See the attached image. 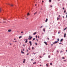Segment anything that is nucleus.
<instances>
[{
    "instance_id": "obj_1",
    "label": "nucleus",
    "mask_w": 67,
    "mask_h": 67,
    "mask_svg": "<svg viewBox=\"0 0 67 67\" xmlns=\"http://www.w3.org/2000/svg\"><path fill=\"white\" fill-rule=\"evenodd\" d=\"M7 5H9L10 7H13V4H10L9 3H8L7 4Z\"/></svg>"
},
{
    "instance_id": "obj_2",
    "label": "nucleus",
    "mask_w": 67,
    "mask_h": 67,
    "mask_svg": "<svg viewBox=\"0 0 67 67\" xmlns=\"http://www.w3.org/2000/svg\"><path fill=\"white\" fill-rule=\"evenodd\" d=\"M32 38V37H31L30 36H29L28 39L29 40H30Z\"/></svg>"
},
{
    "instance_id": "obj_3",
    "label": "nucleus",
    "mask_w": 67,
    "mask_h": 67,
    "mask_svg": "<svg viewBox=\"0 0 67 67\" xmlns=\"http://www.w3.org/2000/svg\"><path fill=\"white\" fill-rule=\"evenodd\" d=\"M29 43H30V46L32 45V42H31V41H29Z\"/></svg>"
},
{
    "instance_id": "obj_4",
    "label": "nucleus",
    "mask_w": 67,
    "mask_h": 67,
    "mask_svg": "<svg viewBox=\"0 0 67 67\" xmlns=\"http://www.w3.org/2000/svg\"><path fill=\"white\" fill-rule=\"evenodd\" d=\"M58 41H55L54 42H53V44H56L57 43Z\"/></svg>"
},
{
    "instance_id": "obj_5",
    "label": "nucleus",
    "mask_w": 67,
    "mask_h": 67,
    "mask_svg": "<svg viewBox=\"0 0 67 67\" xmlns=\"http://www.w3.org/2000/svg\"><path fill=\"white\" fill-rule=\"evenodd\" d=\"M25 60H25V59H24V61H23V63H25Z\"/></svg>"
},
{
    "instance_id": "obj_6",
    "label": "nucleus",
    "mask_w": 67,
    "mask_h": 67,
    "mask_svg": "<svg viewBox=\"0 0 67 67\" xmlns=\"http://www.w3.org/2000/svg\"><path fill=\"white\" fill-rule=\"evenodd\" d=\"M44 44H46V45H47V43H46V42H44Z\"/></svg>"
},
{
    "instance_id": "obj_7",
    "label": "nucleus",
    "mask_w": 67,
    "mask_h": 67,
    "mask_svg": "<svg viewBox=\"0 0 67 67\" xmlns=\"http://www.w3.org/2000/svg\"><path fill=\"white\" fill-rule=\"evenodd\" d=\"M48 21V19H47V18L46 19V20L45 21V22H47V21Z\"/></svg>"
},
{
    "instance_id": "obj_8",
    "label": "nucleus",
    "mask_w": 67,
    "mask_h": 67,
    "mask_svg": "<svg viewBox=\"0 0 67 67\" xmlns=\"http://www.w3.org/2000/svg\"><path fill=\"white\" fill-rule=\"evenodd\" d=\"M26 41H25V42L26 43H27V39H26Z\"/></svg>"
},
{
    "instance_id": "obj_9",
    "label": "nucleus",
    "mask_w": 67,
    "mask_h": 67,
    "mask_svg": "<svg viewBox=\"0 0 67 67\" xmlns=\"http://www.w3.org/2000/svg\"><path fill=\"white\" fill-rule=\"evenodd\" d=\"M11 30H9L8 31V32H11Z\"/></svg>"
},
{
    "instance_id": "obj_10",
    "label": "nucleus",
    "mask_w": 67,
    "mask_h": 67,
    "mask_svg": "<svg viewBox=\"0 0 67 67\" xmlns=\"http://www.w3.org/2000/svg\"><path fill=\"white\" fill-rule=\"evenodd\" d=\"M66 37V34H64V37Z\"/></svg>"
},
{
    "instance_id": "obj_11",
    "label": "nucleus",
    "mask_w": 67,
    "mask_h": 67,
    "mask_svg": "<svg viewBox=\"0 0 67 67\" xmlns=\"http://www.w3.org/2000/svg\"><path fill=\"white\" fill-rule=\"evenodd\" d=\"M36 34V32H34L33 34V35H35V34Z\"/></svg>"
},
{
    "instance_id": "obj_12",
    "label": "nucleus",
    "mask_w": 67,
    "mask_h": 67,
    "mask_svg": "<svg viewBox=\"0 0 67 67\" xmlns=\"http://www.w3.org/2000/svg\"><path fill=\"white\" fill-rule=\"evenodd\" d=\"M21 53H22V54H24V52H23L22 51H21Z\"/></svg>"
},
{
    "instance_id": "obj_13",
    "label": "nucleus",
    "mask_w": 67,
    "mask_h": 67,
    "mask_svg": "<svg viewBox=\"0 0 67 67\" xmlns=\"http://www.w3.org/2000/svg\"><path fill=\"white\" fill-rule=\"evenodd\" d=\"M43 31L44 32H45V29L44 28L43 29Z\"/></svg>"
},
{
    "instance_id": "obj_14",
    "label": "nucleus",
    "mask_w": 67,
    "mask_h": 67,
    "mask_svg": "<svg viewBox=\"0 0 67 67\" xmlns=\"http://www.w3.org/2000/svg\"><path fill=\"white\" fill-rule=\"evenodd\" d=\"M27 16H28L29 15H30L29 13H28L27 14Z\"/></svg>"
},
{
    "instance_id": "obj_15",
    "label": "nucleus",
    "mask_w": 67,
    "mask_h": 67,
    "mask_svg": "<svg viewBox=\"0 0 67 67\" xmlns=\"http://www.w3.org/2000/svg\"><path fill=\"white\" fill-rule=\"evenodd\" d=\"M59 18H58V17H57V20L58 21V19H59Z\"/></svg>"
},
{
    "instance_id": "obj_16",
    "label": "nucleus",
    "mask_w": 67,
    "mask_h": 67,
    "mask_svg": "<svg viewBox=\"0 0 67 67\" xmlns=\"http://www.w3.org/2000/svg\"><path fill=\"white\" fill-rule=\"evenodd\" d=\"M63 39H62L61 40H60V42H62V41H63Z\"/></svg>"
},
{
    "instance_id": "obj_17",
    "label": "nucleus",
    "mask_w": 67,
    "mask_h": 67,
    "mask_svg": "<svg viewBox=\"0 0 67 67\" xmlns=\"http://www.w3.org/2000/svg\"><path fill=\"white\" fill-rule=\"evenodd\" d=\"M21 37H22V36H20L19 37V38H21Z\"/></svg>"
},
{
    "instance_id": "obj_18",
    "label": "nucleus",
    "mask_w": 67,
    "mask_h": 67,
    "mask_svg": "<svg viewBox=\"0 0 67 67\" xmlns=\"http://www.w3.org/2000/svg\"><path fill=\"white\" fill-rule=\"evenodd\" d=\"M66 29H67V27L65 28V29H64V30H66Z\"/></svg>"
},
{
    "instance_id": "obj_19",
    "label": "nucleus",
    "mask_w": 67,
    "mask_h": 67,
    "mask_svg": "<svg viewBox=\"0 0 67 67\" xmlns=\"http://www.w3.org/2000/svg\"><path fill=\"white\" fill-rule=\"evenodd\" d=\"M36 63V62H34L33 63V64H35Z\"/></svg>"
},
{
    "instance_id": "obj_20",
    "label": "nucleus",
    "mask_w": 67,
    "mask_h": 67,
    "mask_svg": "<svg viewBox=\"0 0 67 67\" xmlns=\"http://www.w3.org/2000/svg\"><path fill=\"white\" fill-rule=\"evenodd\" d=\"M50 65H53V64H52V63H50Z\"/></svg>"
},
{
    "instance_id": "obj_21",
    "label": "nucleus",
    "mask_w": 67,
    "mask_h": 67,
    "mask_svg": "<svg viewBox=\"0 0 67 67\" xmlns=\"http://www.w3.org/2000/svg\"><path fill=\"white\" fill-rule=\"evenodd\" d=\"M49 1L50 2H51V1H52L51 0H49Z\"/></svg>"
},
{
    "instance_id": "obj_22",
    "label": "nucleus",
    "mask_w": 67,
    "mask_h": 67,
    "mask_svg": "<svg viewBox=\"0 0 67 67\" xmlns=\"http://www.w3.org/2000/svg\"><path fill=\"white\" fill-rule=\"evenodd\" d=\"M32 49L33 50V49H34V47H32Z\"/></svg>"
},
{
    "instance_id": "obj_23",
    "label": "nucleus",
    "mask_w": 67,
    "mask_h": 67,
    "mask_svg": "<svg viewBox=\"0 0 67 67\" xmlns=\"http://www.w3.org/2000/svg\"><path fill=\"white\" fill-rule=\"evenodd\" d=\"M35 38H33V40H32V41H34V40H35Z\"/></svg>"
},
{
    "instance_id": "obj_24",
    "label": "nucleus",
    "mask_w": 67,
    "mask_h": 67,
    "mask_svg": "<svg viewBox=\"0 0 67 67\" xmlns=\"http://www.w3.org/2000/svg\"><path fill=\"white\" fill-rule=\"evenodd\" d=\"M59 41V38H58L57 39V42H58Z\"/></svg>"
},
{
    "instance_id": "obj_25",
    "label": "nucleus",
    "mask_w": 67,
    "mask_h": 67,
    "mask_svg": "<svg viewBox=\"0 0 67 67\" xmlns=\"http://www.w3.org/2000/svg\"><path fill=\"white\" fill-rule=\"evenodd\" d=\"M42 27H43V26H41V27H40V29H41V28H42Z\"/></svg>"
},
{
    "instance_id": "obj_26",
    "label": "nucleus",
    "mask_w": 67,
    "mask_h": 67,
    "mask_svg": "<svg viewBox=\"0 0 67 67\" xmlns=\"http://www.w3.org/2000/svg\"><path fill=\"white\" fill-rule=\"evenodd\" d=\"M60 53H63V51H61L60 52Z\"/></svg>"
},
{
    "instance_id": "obj_27",
    "label": "nucleus",
    "mask_w": 67,
    "mask_h": 67,
    "mask_svg": "<svg viewBox=\"0 0 67 67\" xmlns=\"http://www.w3.org/2000/svg\"><path fill=\"white\" fill-rule=\"evenodd\" d=\"M21 34H23V31H22L21 32Z\"/></svg>"
},
{
    "instance_id": "obj_28",
    "label": "nucleus",
    "mask_w": 67,
    "mask_h": 67,
    "mask_svg": "<svg viewBox=\"0 0 67 67\" xmlns=\"http://www.w3.org/2000/svg\"><path fill=\"white\" fill-rule=\"evenodd\" d=\"M46 66H47V67H48V64H46Z\"/></svg>"
},
{
    "instance_id": "obj_29",
    "label": "nucleus",
    "mask_w": 67,
    "mask_h": 67,
    "mask_svg": "<svg viewBox=\"0 0 67 67\" xmlns=\"http://www.w3.org/2000/svg\"><path fill=\"white\" fill-rule=\"evenodd\" d=\"M33 54H34V55H35L36 54V53H33Z\"/></svg>"
},
{
    "instance_id": "obj_30",
    "label": "nucleus",
    "mask_w": 67,
    "mask_h": 67,
    "mask_svg": "<svg viewBox=\"0 0 67 67\" xmlns=\"http://www.w3.org/2000/svg\"><path fill=\"white\" fill-rule=\"evenodd\" d=\"M36 13H37L36 12V13H34V15H35V14H36Z\"/></svg>"
},
{
    "instance_id": "obj_31",
    "label": "nucleus",
    "mask_w": 67,
    "mask_h": 67,
    "mask_svg": "<svg viewBox=\"0 0 67 67\" xmlns=\"http://www.w3.org/2000/svg\"><path fill=\"white\" fill-rule=\"evenodd\" d=\"M62 58L63 59H65V58L63 57Z\"/></svg>"
},
{
    "instance_id": "obj_32",
    "label": "nucleus",
    "mask_w": 67,
    "mask_h": 67,
    "mask_svg": "<svg viewBox=\"0 0 67 67\" xmlns=\"http://www.w3.org/2000/svg\"><path fill=\"white\" fill-rule=\"evenodd\" d=\"M50 55H49V56H48V58H50Z\"/></svg>"
},
{
    "instance_id": "obj_33",
    "label": "nucleus",
    "mask_w": 67,
    "mask_h": 67,
    "mask_svg": "<svg viewBox=\"0 0 67 67\" xmlns=\"http://www.w3.org/2000/svg\"><path fill=\"white\" fill-rule=\"evenodd\" d=\"M28 49H29V50H30V47Z\"/></svg>"
},
{
    "instance_id": "obj_34",
    "label": "nucleus",
    "mask_w": 67,
    "mask_h": 67,
    "mask_svg": "<svg viewBox=\"0 0 67 67\" xmlns=\"http://www.w3.org/2000/svg\"><path fill=\"white\" fill-rule=\"evenodd\" d=\"M40 58H42V56H40Z\"/></svg>"
},
{
    "instance_id": "obj_35",
    "label": "nucleus",
    "mask_w": 67,
    "mask_h": 67,
    "mask_svg": "<svg viewBox=\"0 0 67 67\" xmlns=\"http://www.w3.org/2000/svg\"><path fill=\"white\" fill-rule=\"evenodd\" d=\"M36 38H37V36H36Z\"/></svg>"
},
{
    "instance_id": "obj_36",
    "label": "nucleus",
    "mask_w": 67,
    "mask_h": 67,
    "mask_svg": "<svg viewBox=\"0 0 67 67\" xmlns=\"http://www.w3.org/2000/svg\"><path fill=\"white\" fill-rule=\"evenodd\" d=\"M23 46L24 47H25V45L23 44Z\"/></svg>"
},
{
    "instance_id": "obj_37",
    "label": "nucleus",
    "mask_w": 67,
    "mask_h": 67,
    "mask_svg": "<svg viewBox=\"0 0 67 67\" xmlns=\"http://www.w3.org/2000/svg\"><path fill=\"white\" fill-rule=\"evenodd\" d=\"M31 61H32V60H33V59H31Z\"/></svg>"
},
{
    "instance_id": "obj_38",
    "label": "nucleus",
    "mask_w": 67,
    "mask_h": 67,
    "mask_svg": "<svg viewBox=\"0 0 67 67\" xmlns=\"http://www.w3.org/2000/svg\"><path fill=\"white\" fill-rule=\"evenodd\" d=\"M27 55H29V53H27Z\"/></svg>"
},
{
    "instance_id": "obj_39",
    "label": "nucleus",
    "mask_w": 67,
    "mask_h": 67,
    "mask_svg": "<svg viewBox=\"0 0 67 67\" xmlns=\"http://www.w3.org/2000/svg\"><path fill=\"white\" fill-rule=\"evenodd\" d=\"M58 16L59 17H60V15H59V16Z\"/></svg>"
},
{
    "instance_id": "obj_40",
    "label": "nucleus",
    "mask_w": 67,
    "mask_h": 67,
    "mask_svg": "<svg viewBox=\"0 0 67 67\" xmlns=\"http://www.w3.org/2000/svg\"><path fill=\"white\" fill-rule=\"evenodd\" d=\"M35 45H37V43H35Z\"/></svg>"
},
{
    "instance_id": "obj_41",
    "label": "nucleus",
    "mask_w": 67,
    "mask_h": 67,
    "mask_svg": "<svg viewBox=\"0 0 67 67\" xmlns=\"http://www.w3.org/2000/svg\"><path fill=\"white\" fill-rule=\"evenodd\" d=\"M3 23H5V21H3Z\"/></svg>"
},
{
    "instance_id": "obj_42",
    "label": "nucleus",
    "mask_w": 67,
    "mask_h": 67,
    "mask_svg": "<svg viewBox=\"0 0 67 67\" xmlns=\"http://www.w3.org/2000/svg\"><path fill=\"white\" fill-rule=\"evenodd\" d=\"M45 55V53H44V54H43V55Z\"/></svg>"
},
{
    "instance_id": "obj_43",
    "label": "nucleus",
    "mask_w": 67,
    "mask_h": 67,
    "mask_svg": "<svg viewBox=\"0 0 67 67\" xmlns=\"http://www.w3.org/2000/svg\"><path fill=\"white\" fill-rule=\"evenodd\" d=\"M63 18H64L65 17H64V16H63Z\"/></svg>"
},
{
    "instance_id": "obj_44",
    "label": "nucleus",
    "mask_w": 67,
    "mask_h": 67,
    "mask_svg": "<svg viewBox=\"0 0 67 67\" xmlns=\"http://www.w3.org/2000/svg\"><path fill=\"white\" fill-rule=\"evenodd\" d=\"M50 7H52V5H51Z\"/></svg>"
},
{
    "instance_id": "obj_45",
    "label": "nucleus",
    "mask_w": 67,
    "mask_h": 67,
    "mask_svg": "<svg viewBox=\"0 0 67 67\" xmlns=\"http://www.w3.org/2000/svg\"><path fill=\"white\" fill-rule=\"evenodd\" d=\"M59 44H62V43L60 42Z\"/></svg>"
},
{
    "instance_id": "obj_46",
    "label": "nucleus",
    "mask_w": 67,
    "mask_h": 67,
    "mask_svg": "<svg viewBox=\"0 0 67 67\" xmlns=\"http://www.w3.org/2000/svg\"><path fill=\"white\" fill-rule=\"evenodd\" d=\"M42 2H44V1H42Z\"/></svg>"
},
{
    "instance_id": "obj_47",
    "label": "nucleus",
    "mask_w": 67,
    "mask_h": 67,
    "mask_svg": "<svg viewBox=\"0 0 67 67\" xmlns=\"http://www.w3.org/2000/svg\"><path fill=\"white\" fill-rule=\"evenodd\" d=\"M38 38H40V37L39 36H38Z\"/></svg>"
},
{
    "instance_id": "obj_48",
    "label": "nucleus",
    "mask_w": 67,
    "mask_h": 67,
    "mask_svg": "<svg viewBox=\"0 0 67 67\" xmlns=\"http://www.w3.org/2000/svg\"><path fill=\"white\" fill-rule=\"evenodd\" d=\"M64 13H65V12H66L64 11Z\"/></svg>"
},
{
    "instance_id": "obj_49",
    "label": "nucleus",
    "mask_w": 67,
    "mask_h": 67,
    "mask_svg": "<svg viewBox=\"0 0 67 67\" xmlns=\"http://www.w3.org/2000/svg\"><path fill=\"white\" fill-rule=\"evenodd\" d=\"M53 44H52L51 46H53Z\"/></svg>"
},
{
    "instance_id": "obj_50",
    "label": "nucleus",
    "mask_w": 67,
    "mask_h": 67,
    "mask_svg": "<svg viewBox=\"0 0 67 67\" xmlns=\"http://www.w3.org/2000/svg\"><path fill=\"white\" fill-rule=\"evenodd\" d=\"M23 51H24V49H23Z\"/></svg>"
},
{
    "instance_id": "obj_51",
    "label": "nucleus",
    "mask_w": 67,
    "mask_h": 67,
    "mask_svg": "<svg viewBox=\"0 0 67 67\" xmlns=\"http://www.w3.org/2000/svg\"><path fill=\"white\" fill-rule=\"evenodd\" d=\"M36 41H38V39H36Z\"/></svg>"
},
{
    "instance_id": "obj_52",
    "label": "nucleus",
    "mask_w": 67,
    "mask_h": 67,
    "mask_svg": "<svg viewBox=\"0 0 67 67\" xmlns=\"http://www.w3.org/2000/svg\"><path fill=\"white\" fill-rule=\"evenodd\" d=\"M66 18H67V14L66 15Z\"/></svg>"
},
{
    "instance_id": "obj_53",
    "label": "nucleus",
    "mask_w": 67,
    "mask_h": 67,
    "mask_svg": "<svg viewBox=\"0 0 67 67\" xmlns=\"http://www.w3.org/2000/svg\"><path fill=\"white\" fill-rule=\"evenodd\" d=\"M27 52H28V50H27Z\"/></svg>"
},
{
    "instance_id": "obj_54",
    "label": "nucleus",
    "mask_w": 67,
    "mask_h": 67,
    "mask_svg": "<svg viewBox=\"0 0 67 67\" xmlns=\"http://www.w3.org/2000/svg\"><path fill=\"white\" fill-rule=\"evenodd\" d=\"M10 45H12V44H11V43H10Z\"/></svg>"
},
{
    "instance_id": "obj_55",
    "label": "nucleus",
    "mask_w": 67,
    "mask_h": 67,
    "mask_svg": "<svg viewBox=\"0 0 67 67\" xmlns=\"http://www.w3.org/2000/svg\"><path fill=\"white\" fill-rule=\"evenodd\" d=\"M47 39L48 40H49V38H47Z\"/></svg>"
},
{
    "instance_id": "obj_56",
    "label": "nucleus",
    "mask_w": 67,
    "mask_h": 67,
    "mask_svg": "<svg viewBox=\"0 0 67 67\" xmlns=\"http://www.w3.org/2000/svg\"><path fill=\"white\" fill-rule=\"evenodd\" d=\"M35 6H36V4L35 5Z\"/></svg>"
},
{
    "instance_id": "obj_57",
    "label": "nucleus",
    "mask_w": 67,
    "mask_h": 67,
    "mask_svg": "<svg viewBox=\"0 0 67 67\" xmlns=\"http://www.w3.org/2000/svg\"><path fill=\"white\" fill-rule=\"evenodd\" d=\"M58 34H59V33H60L59 32H58Z\"/></svg>"
},
{
    "instance_id": "obj_58",
    "label": "nucleus",
    "mask_w": 67,
    "mask_h": 67,
    "mask_svg": "<svg viewBox=\"0 0 67 67\" xmlns=\"http://www.w3.org/2000/svg\"><path fill=\"white\" fill-rule=\"evenodd\" d=\"M1 11V9H0V12Z\"/></svg>"
},
{
    "instance_id": "obj_59",
    "label": "nucleus",
    "mask_w": 67,
    "mask_h": 67,
    "mask_svg": "<svg viewBox=\"0 0 67 67\" xmlns=\"http://www.w3.org/2000/svg\"><path fill=\"white\" fill-rule=\"evenodd\" d=\"M64 62H65L66 60H64Z\"/></svg>"
},
{
    "instance_id": "obj_60",
    "label": "nucleus",
    "mask_w": 67,
    "mask_h": 67,
    "mask_svg": "<svg viewBox=\"0 0 67 67\" xmlns=\"http://www.w3.org/2000/svg\"><path fill=\"white\" fill-rule=\"evenodd\" d=\"M40 66H42V65H40Z\"/></svg>"
},
{
    "instance_id": "obj_61",
    "label": "nucleus",
    "mask_w": 67,
    "mask_h": 67,
    "mask_svg": "<svg viewBox=\"0 0 67 67\" xmlns=\"http://www.w3.org/2000/svg\"><path fill=\"white\" fill-rule=\"evenodd\" d=\"M57 52H58V51H57Z\"/></svg>"
},
{
    "instance_id": "obj_62",
    "label": "nucleus",
    "mask_w": 67,
    "mask_h": 67,
    "mask_svg": "<svg viewBox=\"0 0 67 67\" xmlns=\"http://www.w3.org/2000/svg\"><path fill=\"white\" fill-rule=\"evenodd\" d=\"M62 9H64V7H63Z\"/></svg>"
},
{
    "instance_id": "obj_63",
    "label": "nucleus",
    "mask_w": 67,
    "mask_h": 67,
    "mask_svg": "<svg viewBox=\"0 0 67 67\" xmlns=\"http://www.w3.org/2000/svg\"><path fill=\"white\" fill-rule=\"evenodd\" d=\"M25 40H25V39L24 40V41H25Z\"/></svg>"
},
{
    "instance_id": "obj_64",
    "label": "nucleus",
    "mask_w": 67,
    "mask_h": 67,
    "mask_svg": "<svg viewBox=\"0 0 67 67\" xmlns=\"http://www.w3.org/2000/svg\"><path fill=\"white\" fill-rule=\"evenodd\" d=\"M66 52H67V50L66 51Z\"/></svg>"
}]
</instances>
